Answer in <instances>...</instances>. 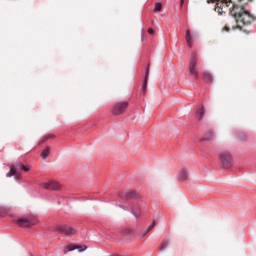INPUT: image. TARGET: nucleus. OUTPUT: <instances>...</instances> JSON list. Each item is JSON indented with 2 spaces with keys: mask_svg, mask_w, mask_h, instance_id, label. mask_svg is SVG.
Wrapping results in <instances>:
<instances>
[{
  "mask_svg": "<svg viewBox=\"0 0 256 256\" xmlns=\"http://www.w3.org/2000/svg\"><path fill=\"white\" fill-rule=\"evenodd\" d=\"M251 1L253 0H238L236 5L232 4L231 10L229 11L230 15L236 21V27L246 35H249L251 31L248 29L243 30V27H247L255 21V16L245 9V5H248Z\"/></svg>",
  "mask_w": 256,
  "mask_h": 256,
  "instance_id": "1",
  "label": "nucleus"
},
{
  "mask_svg": "<svg viewBox=\"0 0 256 256\" xmlns=\"http://www.w3.org/2000/svg\"><path fill=\"white\" fill-rule=\"evenodd\" d=\"M217 1L215 11L219 13V15H223V13H229L231 11V8L235 4L232 0H208V3H215Z\"/></svg>",
  "mask_w": 256,
  "mask_h": 256,
  "instance_id": "2",
  "label": "nucleus"
},
{
  "mask_svg": "<svg viewBox=\"0 0 256 256\" xmlns=\"http://www.w3.org/2000/svg\"><path fill=\"white\" fill-rule=\"evenodd\" d=\"M219 159L224 169H229L233 165V157L229 152L223 151L219 154Z\"/></svg>",
  "mask_w": 256,
  "mask_h": 256,
  "instance_id": "3",
  "label": "nucleus"
},
{
  "mask_svg": "<svg viewBox=\"0 0 256 256\" xmlns=\"http://www.w3.org/2000/svg\"><path fill=\"white\" fill-rule=\"evenodd\" d=\"M129 108V102L124 101V102H117L114 104L112 108V114L113 115H123L125 111Z\"/></svg>",
  "mask_w": 256,
  "mask_h": 256,
  "instance_id": "4",
  "label": "nucleus"
},
{
  "mask_svg": "<svg viewBox=\"0 0 256 256\" xmlns=\"http://www.w3.org/2000/svg\"><path fill=\"white\" fill-rule=\"evenodd\" d=\"M54 231L62 233V235H75L77 233V230L65 224L56 225Z\"/></svg>",
  "mask_w": 256,
  "mask_h": 256,
  "instance_id": "5",
  "label": "nucleus"
},
{
  "mask_svg": "<svg viewBox=\"0 0 256 256\" xmlns=\"http://www.w3.org/2000/svg\"><path fill=\"white\" fill-rule=\"evenodd\" d=\"M16 223L19 227H33V225H37V220L33 218H19Z\"/></svg>",
  "mask_w": 256,
  "mask_h": 256,
  "instance_id": "6",
  "label": "nucleus"
},
{
  "mask_svg": "<svg viewBox=\"0 0 256 256\" xmlns=\"http://www.w3.org/2000/svg\"><path fill=\"white\" fill-rule=\"evenodd\" d=\"M42 187H44V189H48L50 191H61L60 183L55 180L50 181V182H44L42 184Z\"/></svg>",
  "mask_w": 256,
  "mask_h": 256,
  "instance_id": "7",
  "label": "nucleus"
},
{
  "mask_svg": "<svg viewBox=\"0 0 256 256\" xmlns=\"http://www.w3.org/2000/svg\"><path fill=\"white\" fill-rule=\"evenodd\" d=\"M196 66H197V56L194 54L189 63V74L194 75L195 78L197 79V77H199V74L197 73V70H195Z\"/></svg>",
  "mask_w": 256,
  "mask_h": 256,
  "instance_id": "8",
  "label": "nucleus"
},
{
  "mask_svg": "<svg viewBox=\"0 0 256 256\" xmlns=\"http://www.w3.org/2000/svg\"><path fill=\"white\" fill-rule=\"evenodd\" d=\"M149 81V64L146 68V71H145V79H144V84H143V87H142V93H145L147 91V83Z\"/></svg>",
  "mask_w": 256,
  "mask_h": 256,
  "instance_id": "9",
  "label": "nucleus"
},
{
  "mask_svg": "<svg viewBox=\"0 0 256 256\" xmlns=\"http://www.w3.org/2000/svg\"><path fill=\"white\" fill-rule=\"evenodd\" d=\"M186 43L189 47H193V36H191V30L186 31Z\"/></svg>",
  "mask_w": 256,
  "mask_h": 256,
  "instance_id": "10",
  "label": "nucleus"
},
{
  "mask_svg": "<svg viewBox=\"0 0 256 256\" xmlns=\"http://www.w3.org/2000/svg\"><path fill=\"white\" fill-rule=\"evenodd\" d=\"M122 235L124 237H133V235H135V230L131 229V228H126L122 231Z\"/></svg>",
  "mask_w": 256,
  "mask_h": 256,
  "instance_id": "11",
  "label": "nucleus"
},
{
  "mask_svg": "<svg viewBox=\"0 0 256 256\" xmlns=\"http://www.w3.org/2000/svg\"><path fill=\"white\" fill-rule=\"evenodd\" d=\"M205 115V107H201L200 109L197 110L196 112V117L201 121L203 119V116Z\"/></svg>",
  "mask_w": 256,
  "mask_h": 256,
  "instance_id": "12",
  "label": "nucleus"
},
{
  "mask_svg": "<svg viewBox=\"0 0 256 256\" xmlns=\"http://www.w3.org/2000/svg\"><path fill=\"white\" fill-rule=\"evenodd\" d=\"M49 153H51V147L47 146L41 153L42 159H47V157H49Z\"/></svg>",
  "mask_w": 256,
  "mask_h": 256,
  "instance_id": "13",
  "label": "nucleus"
},
{
  "mask_svg": "<svg viewBox=\"0 0 256 256\" xmlns=\"http://www.w3.org/2000/svg\"><path fill=\"white\" fill-rule=\"evenodd\" d=\"M204 81H206V83H212L213 82V76H211V74H209V72H204Z\"/></svg>",
  "mask_w": 256,
  "mask_h": 256,
  "instance_id": "14",
  "label": "nucleus"
},
{
  "mask_svg": "<svg viewBox=\"0 0 256 256\" xmlns=\"http://www.w3.org/2000/svg\"><path fill=\"white\" fill-rule=\"evenodd\" d=\"M125 197H127V199H136V197H139V194H137V192H126Z\"/></svg>",
  "mask_w": 256,
  "mask_h": 256,
  "instance_id": "15",
  "label": "nucleus"
},
{
  "mask_svg": "<svg viewBox=\"0 0 256 256\" xmlns=\"http://www.w3.org/2000/svg\"><path fill=\"white\" fill-rule=\"evenodd\" d=\"M14 175H17V169L15 166H12L10 171L6 174V177H13Z\"/></svg>",
  "mask_w": 256,
  "mask_h": 256,
  "instance_id": "16",
  "label": "nucleus"
},
{
  "mask_svg": "<svg viewBox=\"0 0 256 256\" xmlns=\"http://www.w3.org/2000/svg\"><path fill=\"white\" fill-rule=\"evenodd\" d=\"M179 179H181V181H185L187 179V170L182 169L179 173Z\"/></svg>",
  "mask_w": 256,
  "mask_h": 256,
  "instance_id": "17",
  "label": "nucleus"
},
{
  "mask_svg": "<svg viewBox=\"0 0 256 256\" xmlns=\"http://www.w3.org/2000/svg\"><path fill=\"white\" fill-rule=\"evenodd\" d=\"M9 213V208H0V217H5Z\"/></svg>",
  "mask_w": 256,
  "mask_h": 256,
  "instance_id": "18",
  "label": "nucleus"
},
{
  "mask_svg": "<svg viewBox=\"0 0 256 256\" xmlns=\"http://www.w3.org/2000/svg\"><path fill=\"white\" fill-rule=\"evenodd\" d=\"M77 249V246L75 245H68L67 250H64V253H67V251H75Z\"/></svg>",
  "mask_w": 256,
  "mask_h": 256,
  "instance_id": "19",
  "label": "nucleus"
},
{
  "mask_svg": "<svg viewBox=\"0 0 256 256\" xmlns=\"http://www.w3.org/2000/svg\"><path fill=\"white\" fill-rule=\"evenodd\" d=\"M161 9H163V4L161 3H156L155 4V8H154V11H161Z\"/></svg>",
  "mask_w": 256,
  "mask_h": 256,
  "instance_id": "20",
  "label": "nucleus"
},
{
  "mask_svg": "<svg viewBox=\"0 0 256 256\" xmlns=\"http://www.w3.org/2000/svg\"><path fill=\"white\" fill-rule=\"evenodd\" d=\"M76 249H78L79 253H83V251H87V246H76Z\"/></svg>",
  "mask_w": 256,
  "mask_h": 256,
  "instance_id": "21",
  "label": "nucleus"
},
{
  "mask_svg": "<svg viewBox=\"0 0 256 256\" xmlns=\"http://www.w3.org/2000/svg\"><path fill=\"white\" fill-rule=\"evenodd\" d=\"M48 139H53V135H48V136L44 137V138L41 140V143H46V141H48Z\"/></svg>",
  "mask_w": 256,
  "mask_h": 256,
  "instance_id": "22",
  "label": "nucleus"
},
{
  "mask_svg": "<svg viewBox=\"0 0 256 256\" xmlns=\"http://www.w3.org/2000/svg\"><path fill=\"white\" fill-rule=\"evenodd\" d=\"M155 225H157V223L154 221L153 223H152V225H150L148 228H147V233H149V231H151L152 229H153V227H155Z\"/></svg>",
  "mask_w": 256,
  "mask_h": 256,
  "instance_id": "23",
  "label": "nucleus"
},
{
  "mask_svg": "<svg viewBox=\"0 0 256 256\" xmlns=\"http://www.w3.org/2000/svg\"><path fill=\"white\" fill-rule=\"evenodd\" d=\"M167 245H169V241H164L161 245V249H165V247H167Z\"/></svg>",
  "mask_w": 256,
  "mask_h": 256,
  "instance_id": "24",
  "label": "nucleus"
},
{
  "mask_svg": "<svg viewBox=\"0 0 256 256\" xmlns=\"http://www.w3.org/2000/svg\"><path fill=\"white\" fill-rule=\"evenodd\" d=\"M134 215H135V217H139L140 215H141V210H134Z\"/></svg>",
  "mask_w": 256,
  "mask_h": 256,
  "instance_id": "25",
  "label": "nucleus"
},
{
  "mask_svg": "<svg viewBox=\"0 0 256 256\" xmlns=\"http://www.w3.org/2000/svg\"><path fill=\"white\" fill-rule=\"evenodd\" d=\"M18 167H20V169H22V170L25 169V165L23 164V162H19Z\"/></svg>",
  "mask_w": 256,
  "mask_h": 256,
  "instance_id": "26",
  "label": "nucleus"
},
{
  "mask_svg": "<svg viewBox=\"0 0 256 256\" xmlns=\"http://www.w3.org/2000/svg\"><path fill=\"white\" fill-rule=\"evenodd\" d=\"M148 33H149L150 35H153V33H155V30H153V28H149V29H148Z\"/></svg>",
  "mask_w": 256,
  "mask_h": 256,
  "instance_id": "27",
  "label": "nucleus"
},
{
  "mask_svg": "<svg viewBox=\"0 0 256 256\" xmlns=\"http://www.w3.org/2000/svg\"><path fill=\"white\" fill-rule=\"evenodd\" d=\"M31 168L24 166V169L22 171H30Z\"/></svg>",
  "mask_w": 256,
  "mask_h": 256,
  "instance_id": "28",
  "label": "nucleus"
},
{
  "mask_svg": "<svg viewBox=\"0 0 256 256\" xmlns=\"http://www.w3.org/2000/svg\"><path fill=\"white\" fill-rule=\"evenodd\" d=\"M147 233H149V232H147V230L145 232H142L141 237H145V235H147Z\"/></svg>",
  "mask_w": 256,
  "mask_h": 256,
  "instance_id": "29",
  "label": "nucleus"
},
{
  "mask_svg": "<svg viewBox=\"0 0 256 256\" xmlns=\"http://www.w3.org/2000/svg\"><path fill=\"white\" fill-rule=\"evenodd\" d=\"M226 31H229V26H225Z\"/></svg>",
  "mask_w": 256,
  "mask_h": 256,
  "instance_id": "30",
  "label": "nucleus"
},
{
  "mask_svg": "<svg viewBox=\"0 0 256 256\" xmlns=\"http://www.w3.org/2000/svg\"><path fill=\"white\" fill-rule=\"evenodd\" d=\"M183 3H184V1H183V0H181V7H183Z\"/></svg>",
  "mask_w": 256,
  "mask_h": 256,
  "instance_id": "31",
  "label": "nucleus"
},
{
  "mask_svg": "<svg viewBox=\"0 0 256 256\" xmlns=\"http://www.w3.org/2000/svg\"><path fill=\"white\" fill-rule=\"evenodd\" d=\"M206 139H211V136H210V138H206Z\"/></svg>",
  "mask_w": 256,
  "mask_h": 256,
  "instance_id": "32",
  "label": "nucleus"
}]
</instances>
